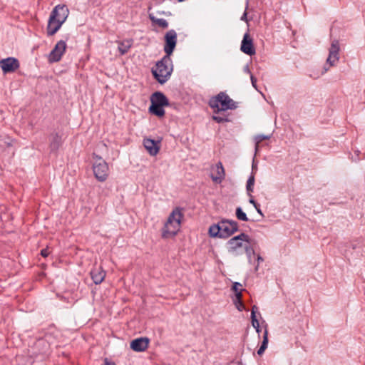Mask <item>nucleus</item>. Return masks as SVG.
<instances>
[{"instance_id": "33", "label": "nucleus", "mask_w": 365, "mask_h": 365, "mask_svg": "<svg viewBox=\"0 0 365 365\" xmlns=\"http://www.w3.org/2000/svg\"><path fill=\"white\" fill-rule=\"evenodd\" d=\"M49 251H48V248L46 247L45 249H43L41 251V255L43 257H46L48 256L49 255Z\"/></svg>"}, {"instance_id": "36", "label": "nucleus", "mask_w": 365, "mask_h": 365, "mask_svg": "<svg viewBox=\"0 0 365 365\" xmlns=\"http://www.w3.org/2000/svg\"><path fill=\"white\" fill-rule=\"evenodd\" d=\"M244 71L248 74H250L251 76V71L249 68V66H246L245 68H244Z\"/></svg>"}, {"instance_id": "27", "label": "nucleus", "mask_w": 365, "mask_h": 365, "mask_svg": "<svg viewBox=\"0 0 365 365\" xmlns=\"http://www.w3.org/2000/svg\"><path fill=\"white\" fill-rule=\"evenodd\" d=\"M212 119L218 123L231 121V120L229 118L228 116L222 117V116H219V115H213Z\"/></svg>"}, {"instance_id": "18", "label": "nucleus", "mask_w": 365, "mask_h": 365, "mask_svg": "<svg viewBox=\"0 0 365 365\" xmlns=\"http://www.w3.org/2000/svg\"><path fill=\"white\" fill-rule=\"evenodd\" d=\"M133 42L132 39H124L123 41H117L118 45V49L120 55H125L128 52L130 48L132 47Z\"/></svg>"}, {"instance_id": "25", "label": "nucleus", "mask_w": 365, "mask_h": 365, "mask_svg": "<svg viewBox=\"0 0 365 365\" xmlns=\"http://www.w3.org/2000/svg\"><path fill=\"white\" fill-rule=\"evenodd\" d=\"M257 309V307L255 305L252 307V312H251V320H252V325L253 327H258L259 325V321L257 320L256 317V310Z\"/></svg>"}, {"instance_id": "23", "label": "nucleus", "mask_w": 365, "mask_h": 365, "mask_svg": "<svg viewBox=\"0 0 365 365\" xmlns=\"http://www.w3.org/2000/svg\"><path fill=\"white\" fill-rule=\"evenodd\" d=\"M255 184V173H252L247 181L246 189L249 196H251L253 192V187Z\"/></svg>"}, {"instance_id": "30", "label": "nucleus", "mask_w": 365, "mask_h": 365, "mask_svg": "<svg viewBox=\"0 0 365 365\" xmlns=\"http://www.w3.org/2000/svg\"><path fill=\"white\" fill-rule=\"evenodd\" d=\"M235 306L239 311H242L245 308L242 301H235Z\"/></svg>"}, {"instance_id": "31", "label": "nucleus", "mask_w": 365, "mask_h": 365, "mask_svg": "<svg viewBox=\"0 0 365 365\" xmlns=\"http://www.w3.org/2000/svg\"><path fill=\"white\" fill-rule=\"evenodd\" d=\"M232 289L235 292L242 291V284L239 282H235L232 285Z\"/></svg>"}, {"instance_id": "4", "label": "nucleus", "mask_w": 365, "mask_h": 365, "mask_svg": "<svg viewBox=\"0 0 365 365\" xmlns=\"http://www.w3.org/2000/svg\"><path fill=\"white\" fill-rule=\"evenodd\" d=\"M238 230V223L234 220H223L211 225L209 234L211 237L227 238Z\"/></svg>"}, {"instance_id": "32", "label": "nucleus", "mask_w": 365, "mask_h": 365, "mask_svg": "<svg viewBox=\"0 0 365 365\" xmlns=\"http://www.w3.org/2000/svg\"><path fill=\"white\" fill-rule=\"evenodd\" d=\"M250 79H251V82H252V86L257 90V79L256 78L252 75L251 74L250 76Z\"/></svg>"}, {"instance_id": "42", "label": "nucleus", "mask_w": 365, "mask_h": 365, "mask_svg": "<svg viewBox=\"0 0 365 365\" xmlns=\"http://www.w3.org/2000/svg\"><path fill=\"white\" fill-rule=\"evenodd\" d=\"M184 1V0H178V1H180H180Z\"/></svg>"}, {"instance_id": "24", "label": "nucleus", "mask_w": 365, "mask_h": 365, "mask_svg": "<svg viewBox=\"0 0 365 365\" xmlns=\"http://www.w3.org/2000/svg\"><path fill=\"white\" fill-rule=\"evenodd\" d=\"M235 214L238 220L246 222L248 221V217H247L246 213L243 212L240 207H237Z\"/></svg>"}, {"instance_id": "39", "label": "nucleus", "mask_w": 365, "mask_h": 365, "mask_svg": "<svg viewBox=\"0 0 365 365\" xmlns=\"http://www.w3.org/2000/svg\"><path fill=\"white\" fill-rule=\"evenodd\" d=\"M257 262H258V264L261 262H263V258L262 257H260L259 255L257 256Z\"/></svg>"}, {"instance_id": "15", "label": "nucleus", "mask_w": 365, "mask_h": 365, "mask_svg": "<svg viewBox=\"0 0 365 365\" xmlns=\"http://www.w3.org/2000/svg\"><path fill=\"white\" fill-rule=\"evenodd\" d=\"M150 101L151 103H155L163 106H168L169 105L168 98L160 91H156L151 95Z\"/></svg>"}, {"instance_id": "37", "label": "nucleus", "mask_w": 365, "mask_h": 365, "mask_svg": "<svg viewBox=\"0 0 365 365\" xmlns=\"http://www.w3.org/2000/svg\"><path fill=\"white\" fill-rule=\"evenodd\" d=\"M104 365H115V363L110 362L107 359H105Z\"/></svg>"}, {"instance_id": "21", "label": "nucleus", "mask_w": 365, "mask_h": 365, "mask_svg": "<svg viewBox=\"0 0 365 365\" xmlns=\"http://www.w3.org/2000/svg\"><path fill=\"white\" fill-rule=\"evenodd\" d=\"M267 344H268V331L267 329H265V330L263 333V340H262V344L257 351V354L259 355L263 354L265 349L267 348Z\"/></svg>"}, {"instance_id": "6", "label": "nucleus", "mask_w": 365, "mask_h": 365, "mask_svg": "<svg viewBox=\"0 0 365 365\" xmlns=\"http://www.w3.org/2000/svg\"><path fill=\"white\" fill-rule=\"evenodd\" d=\"M250 240L249 235L245 233H241L231 238L227 242L228 252L234 255L242 254V250H244L245 246L247 245Z\"/></svg>"}, {"instance_id": "28", "label": "nucleus", "mask_w": 365, "mask_h": 365, "mask_svg": "<svg viewBox=\"0 0 365 365\" xmlns=\"http://www.w3.org/2000/svg\"><path fill=\"white\" fill-rule=\"evenodd\" d=\"M250 197V199L249 200L250 203L252 204L255 207V208L256 209L257 212L262 217H264V215L260 209V206L258 203H257L255 200L253 199V197L252 195H251Z\"/></svg>"}, {"instance_id": "13", "label": "nucleus", "mask_w": 365, "mask_h": 365, "mask_svg": "<svg viewBox=\"0 0 365 365\" xmlns=\"http://www.w3.org/2000/svg\"><path fill=\"white\" fill-rule=\"evenodd\" d=\"M150 340L147 337H140L133 340L130 343V348L138 352L145 351L149 345Z\"/></svg>"}, {"instance_id": "26", "label": "nucleus", "mask_w": 365, "mask_h": 365, "mask_svg": "<svg viewBox=\"0 0 365 365\" xmlns=\"http://www.w3.org/2000/svg\"><path fill=\"white\" fill-rule=\"evenodd\" d=\"M244 250L247 254L249 260H251L252 255H255V251L251 246L250 240L247 243V245L245 246Z\"/></svg>"}, {"instance_id": "3", "label": "nucleus", "mask_w": 365, "mask_h": 365, "mask_svg": "<svg viewBox=\"0 0 365 365\" xmlns=\"http://www.w3.org/2000/svg\"><path fill=\"white\" fill-rule=\"evenodd\" d=\"M173 66L170 56H165L156 63L155 68H152V73L157 81L164 84L170 78Z\"/></svg>"}, {"instance_id": "29", "label": "nucleus", "mask_w": 365, "mask_h": 365, "mask_svg": "<svg viewBox=\"0 0 365 365\" xmlns=\"http://www.w3.org/2000/svg\"><path fill=\"white\" fill-rule=\"evenodd\" d=\"M269 135H258L255 137V140H256V146H255V149L256 150L258 149V145L264 140H267V139H269Z\"/></svg>"}, {"instance_id": "10", "label": "nucleus", "mask_w": 365, "mask_h": 365, "mask_svg": "<svg viewBox=\"0 0 365 365\" xmlns=\"http://www.w3.org/2000/svg\"><path fill=\"white\" fill-rule=\"evenodd\" d=\"M339 51H340V46L339 42L337 40H334L331 43V46L329 49V56L327 59L326 64L329 65V67L334 66L336 65V63L339 60Z\"/></svg>"}, {"instance_id": "2", "label": "nucleus", "mask_w": 365, "mask_h": 365, "mask_svg": "<svg viewBox=\"0 0 365 365\" xmlns=\"http://www.w3.org/2000/svg\"><path fill=\"white\" fill-rule=\"evenodd\" d=\"M182 217L183 214L181 209L175 208L164 225L162 230V237L167 239L175 236L180 229Z\"/></svg>"}, {"instance_id": "35", "label": "nucleus", "mask_w": 365, "mask_h": 365, "mask_svg": "<svg viewBox=\"0 0 365 365\" xmlns=\"http://www.w3.org/2000/svg\"><path fill=\"white\" fill-rule=\"evenodd\" d=\"M240 19L242 21H247V12L246 11L244 12V14H242V16H241Z\"/></svg>"}, {"instance_id": "8", "label": "nucleus", "mask_w": 365, "mask_h": 365, "mask_svg": "<svg viewBox=\"0 0 365 365\" xmlns=\"http://www.w3.org/2000/svg\"><path fill=\"white\" fill-rule=\"evenodd\" d=\"M177 43V33L175 30H169L165 35L164 51L166 56L173 53Z\"/></svg>"}, {"instance_id": "38", "label": "nucleus", "mask_w": 365, "mask_h": 365, "mask_svg": "<svg viewBox=\"0 0 365 365\" xmlns=\"http://www.w3.org/2000/svg\"><path fill=\"white\" fill-rule=\"evenodd\" d=\"M256 330V331L258 333V334L259 335V333L261 331V328L259 327V325H258V327H254Z\"/></svg>"}, {"instance_id": "22", "label": "nucleus", "mask_w": 365, "mask_h": 365, "mask_svg": "<svg viewBox=\"0 0 365 365\" xmlns=\"http://www.w3.org/2000/svg\"><path fill=\"white\" fill-rule=\"evenodd\" d=\"M149 18L153 23L158 24L161 28L166 29L168 27V22L164 19H158L153 15H150Z\"/></svg>"}, {"instance_id": "7", "label": "nucleus", "mask_w": 365, "mask_h": 365, "mask_svg": "<svg viewBox=\"0 0 365 365\" xmlns=\"http://www.w3.org/2000/svg\"><path fill=\"white\" fill-rule=\"evenodd\" d=\"M93 171L98 180L104 182L108 176V165L101 157H98V160L93 163Z\"/></svg>"}, {"instance_id": "20", "label": "nucleus", "mask_w": 365, "mask_h": 365, "mask_svg": "<svg viewBox=\"0 0 365 365\" xmlns=\"http://www.w3.org/2000/svg\"><path fill=\"white\" fill-rule=\"evenodd\" d=\"M163 107L164 106H159L155 103H151L149 107V112L158 117H163L165 115V110Z\"/></svg>"}, {"instance_id": "19", "label": "nucleus", "mask_w": 365, "mask_h": 365, "mask_svg": "<svg viewBox=\"0 0 365 365\" xmlns=\"http://www.w3.org/2000/svg\"><path fill=\"white\" fill-rule=\"evenodd\" d=\"M62 143L61 135L56 133L51 135L50 148L52 151L57 150Z\"/></svg>"}, {"instance_id": "34", "label": "nucleus", "mask_w": 365, "mask_h": 365, "mask_svg": "<svg viewBox=\"0 0 365 365\" xmlns=\"http://www.w3.org/2000/svg\"><path fill=\"white\" fill-rule=\"evenodd\" d=\"M236 299L235 301H241L242 300V291L235 292Z\"/></svg>"}, {"instance_id": "41", "label": "nucleus", "mask_w": 365, "mask_h": 365, "mask_svg": "<svg viewBox=\"0 0 365 365\" xmlns=\"http://www.w3.org/2000/svg\"><path fill=\"white\" fill-rule=\"evenodd\" d=\"M328 69H329V68L324 67V72H326Z\"/></svg>"}, {"instance_id": "11", "label": "nucleus", "mask_w": 365, "mask_h": 365, "mask_svg": "<svg viewBox=\"0 0 365 365\" xmlns=\"http://www.w3.org/2000/svg\"><path fill=\"white\" fill-rule=\"evenodd\" d=\"M19 66L18 59L14 57H8L0 61V67L4 73L14 72Z\"/></svg>"}, {"instance_id": "17", "label": "nucleus", "mask_w": 365, "mask_h": 365, "mask_svg": "<svg viewBox=\"0 0 365 365\" xmlns=\"http://www.w3.org/2000/svg\"><path fill=\"white\" fill-rule=\"evenodd\" d=\"M91 275L93 282L99 284L103 281L106 272L101 267H96L91 270Z\"/></svg>"}, {"instance_id": "16", "label": "nucleus", "mask_w": 365, "mask_h": 365, "mask_svg": "<svg viewBox=\"0 0 365 365\" xmlns=\"http://www.w3.org/2000/svg\"><path fill=\"white\" fill-rule=\"evenodd\" d=\"M143 145L150 155L155 156L159 152L160 147L154 140L150 138L144 139Z\"/></svg>"}, {"instance_id": "14", "label": "nucleus", "mask_w": 365, "mask_h": 365, "mask_svg": "<svg viewBox=\"0 0 365 365\" xmlns=\"http://www.w3.org/2000/svg\"><path fill=\"white\" fill-rule=\"evenodd\" d=\"M225 173L222 163L221 162H218L215 166V173L211 175V178L213 182L219 184L222 182V180L225 179Z\"/></svg>"}, {"instance_id": "5", "label": "nucleus", "mask_w": 365, "mask_h": 365, "mask_svg": "<svg viewBox=\"0 0 365 365\" xmlns=\"http://www.w3.org/2000/svg\"><path fill=\"white\" fill-rule=\"evenodd\" d=\"M209 106L210 108L216 109L215 113L233 110L237 108L236 103L224 92H220L216 96L211 98L209 101Z\"/></svg>"}, {"instance_id": "9", "label": "nucleus", "mask_w": 365, "mask_h": 365, "mask_svg": "<svg viewBox=\"0 0 365 365\" xmlns=\"http://www.w3.org/2000/svg\"><path fill=\"white\" fill-rule=\"evenodd\" d=\"M66 47V41L60 40L58 41L48 55L49 62L53 63L59 61L65 53Z\"/></svg>"}, {"instance_id": "1", "label": "nucleus", "mask_w": 365, "mask_h": 365, "mask_svg": "<svg viewBox=\"0 0 365 365\" xmlns=\"http://www.w3.org/2000/svg\"><path fill=\"white\" fill-rule=\"evenodd\" d=\"M69 14V10L65 5L56 6L50 14L46 28L48 36L54 35L66 21Z\"/></svg>"}, {"instance_id": "40", "label": "nucleus", "mask_w": 365, "mask_h": 365, "mask_svg": "<svg viewBox=\"0 0 365 365\" xmlns=\"http://www.w3.org/2000/svg\"><path fill=\"white\" fill-rule=\"evenodd\" d=\"M252 173H254V170H257V168H255V166L254 165V164H252Z\"/></svg>"}, {"instance_id": "12", "label": "nucleus", "mask_w": 365, "mask_h": 365, "mask_svg": "<svg viewBox=\"0 0 365 365\" xmlns=\"http://www.w3.org/2000/svg\"><path fill=\"white\" fill-rule=\"evenodd\" d=\"M240 49L244 53L247 55L252 56L255 54V48L253 44V40L248 32L245 33L243 36Z\"/></svg>"}]
</instances>
